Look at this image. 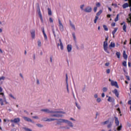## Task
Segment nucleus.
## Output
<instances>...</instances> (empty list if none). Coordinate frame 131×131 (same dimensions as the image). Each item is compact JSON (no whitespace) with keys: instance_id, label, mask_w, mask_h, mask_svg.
I'll list each match as a JSON object with an SVG mask.
<instances>
[{"instance_id":"e433bc0d","label":"nucleus","mask_w":131,"mask_h":131,"mask_svg":"<svg viewBox=\"0 0 131 131\" xmlns=\"http://www.w3.org/2000/svg\"><path fill=\"white\" fill-rule=\"evenodd\" d=\"M98 19H99V17H98V16H96L95 19H94V23L96 24L97 23V20H98Z\"/></svg>"},{"instance_id":"b1692460","label":"nucleus","mask_w":131,"mask_h":131,"mask_svg":"<svg viewBox=\"0 0 131 131\" xmlns=\"http://www.w3.org/2000/svg\"><path fill=\"white\" fill-rule=\"evenodd\" d=\"M115 47V43L111 42L109 46V48H114Z\"/></svg>"},{"instance_id":"69168bd1","label":"nucleus","mask_w":131,"mask_h":131,"mask_svg":"<svg viewBox=\"0 0 131 131\" xmlns=\"http://www.w3.org/2000/svg\"><path fill=\"white\" fill-rule=\"evenodd\" d=\"M109 62H107V63H106L105 64V66H106V67H108V66H109Z\"/></svg>"},{"instance_id":"f8f14e48","label":"nucleus","mask_w":131,"mask_h":131,"mask_svg":"<svg viewBox=\"0 0 131 131\" xmlns=\"http://www.w3.org/2000/svg\"><path fill=\"white\" fill-rule=\"evenodd\" d=\"M66 123H67V124H68V126H70V127H73V123H72V122L69 121V120H66Z\"/></svg>"},{"instance_id":"2f4dec72","label":"nucleus","mask_w":131,"mask_h":131,"mask_svg":"<svg viewBox=\"0 0 131 131\" xmlns=\"http://www.w3.org/2000/svg\"><path fill=\"white\" fill-rule=\"evenodd\" d=\"M102 91L104 93H105V92H107V91H108V88L104 87L102 88Z\"/></svg>"},{"instance_id":"3c124183","label":"nucleus","mask_w":131,"mask_h":131,"mask_svg":"<svg viewBox=\"0 0 131 131\" xmlns=\"http://www.w3.org/2000/svg\"><path fill=\"white\" fill-rule=\"evenodd\" d=\"M72 35H73V37L74 40H75V39H76V37H75V34L73 33Z\"/></svg>"},{"instance_id":"603ef678","label":"nucleus","mask_w":131,"mask_h":131,"mask_svg":"<svg viewBox=\"0 0 131 131\" xmlns=\"http://www.w3.org/2000/svg\"><path fill=\"white\" fill-rule=\"evenodd\" d=\"M98 9V7H95L94 8V11L95 12V13H96V12H97V10Z\"/></svg>"},{"instance_id":"f704fd0d","label":"nucleus","mask_w":131,"mask_h":131,"mask_svg":"<svg viewBox=\"0 0 131 131\" xmlns=\"http://www.w3.org/2000/svg\"><path fill=\"white\" fill-rule=\"evenodd\" d=\"M126 26L125 25V24H124L123 26V30H124V31H125V32H126Z\"/></svg>"},{"instance_id":"c85d7f7f","label":"nucleus","mask_w":131,"mask_h":131,"mask_svg":"<svg viewBox=\"0 0 131 131\" xmlns=\"http://www.w3.org/2000/svg\"><path fill=\"white\" fill-rule=\"evenodd\" d=\"M122 128V125H121V124H120V126H119L118 127H117V130L118 131H120L121 130V129Z\"/></svg>"},{"instance_id":"7c9ffc66","label":"nucleus","mask_w":131,"mask_h":131,"mask_svg":"<svg viewBox=\"0 0 131 131\" xmlns=\"http://www.w3.org/2000/svg\"><path fill=\"white\" fill-rule=\"evenodd\" d=\"M116 54V56H117V58L119 59L120 58V52H117Z\"/></svg>"},{"instance_id":"cd10ccee","label":"nucleus","mask_w":131,"mask_h":131,"mask_svg":"<svg viewBox=\"0 0 131 131\" xmlns=\"http://www.w3.org/2000/svg\"><path fill=\"white\" fill-rule=\"evenodd\" d=\"M43 34L44 37L45 38V40H47L48 36H47V34H46V32H45V31L43 30Z\"/></svg>"},{"instance_id":"774afa93","label":"nucleus","mask_w":131,"mask_h":131,"mask_svg":"<svg viewBox=\"0 0 131 131\" xmlns=\"http://www.w3.org/2000/svg\"><path fill=\"white\" fill-rule=\"evenodd\" d=\"M47 121H52V119H47Z\"/></svg>"},{"instance_id":"4d7b16f0","label":"nucleus","mask_w":131,"mask_h":131,"mask_svg":"<svg viewBox=\"0 0 131 131\" xmlns=\"http://www.w3.org/2000/svg\"><path fill=\"white\" fill-rule=\"evenodd\" d=\"M43 121H48V118H44L42 119Z\"/></svg>"},{"instance_id":"ea45409f","label":"nucleus","mask_w":131,"mask_h":131,"mask_svg":"<svg viewBox=\"0 0 131 131\" xmlns=\"http://www.w3.org/2000/svg\"><path fill=\"white\" fill-rule=\"evenodd\" d=\"M23 128H24V129H25V130H26V131H32V130H31V129H29L28 128L24 127Z\"/></svg>"},{"instance_id":"052dcab7","label":"nucleus","mask_w":131,"mask_h":131,"mask_svg":"<svg viewBox=\"0 0 131 131\" xmlns=\"http://www.w3.org/2000/svg\"><path fill=\"white\" fill-rule=\"evenodd\" d=\"M126 78H127V80H130V79H129V76H126Z\"/></svg>"},{"instance_id":"423d86ee","label":"nucleus","mask_w":131,"mask_h":131,"mask_svg":"<svg viewBox=\"0 0 131 131\" xmlns=\"http://www.w3.org/2000/svg\"><path fill=\"white\" fill-rule=\"evenodd\" d=\"M113 122H114L113 119L110 120L107 126V128H111V127H112V125H113Z\"/></svg>"},{"instance_id":"c756f323","label":"nucleus","mask_w":131,"mask_h":131,"mask_svg":"<svg viewBox=\"0 0 131 131\" xmlns=\"http://www.w3.org/2000/svg\"><path fill=\"white\" fill-rule=\"evenodd\" d=\"M102 12H103V11H102V10H100L96 14L97 17H98V16H100V15H101Z\"/></svg>"},{"instance_id":"5701e85b","label":"nucleus","mask_w":131,"mask_h":131,"mask_svg":"<svg viewBox=\"0 0 131 131\" xmlns=\"http://www.w3.org/2000/svg\"><path fill=\"white\" fill-rule=\"evenodd\" d=\"M0 95H1L3 96V98L4 100V102H7V100L6 99V96H5V94L4 93H0Z\"/></svg>"},{"instance_id":"de8ad7c7","label":"nucleus","mask_w":131,"mask_h":131,"mask_svg":"<svg viewBox=\"0 0 131 131\" xmlns=\"http://www.w3.org/2000/svg\"><path fill=\"white\" fill-rule=\"evenodd\" d=\"M60 128H67V129H69L70 128L69 127L61 126Z\"/></svg>"},{"instance_id":"a211bd4d","label":"nucleus","mask_w":131,"mask_h":131,"mask_svg":"<svg viewBox=\"0 0 131 131\" xmlns=\"http://www.w3.org/2000/svg\"><path fill=\"white\" fill-rule=\"evenodd\" d=\"M129 6V5H128V3H125L122 5L123 9H126V8H128Z\"/></svg>"},{"instance_id":"393cba45","label":"nucleus","mask_w":131,"mask_h":131,"mask_svg":"<svg viewBox=\"0 0 131 131\" xmlns=\"http://www.w3.org/2000/svg\"><path fill=\"white\" fill-rule=\"evenodd\" d=\"M54 112H56V113H54V114H57V113H58V114L59 113H61V114H66V113L64 112H62V111H54Z\"/></svg>"},{"instance_id":"20e7f679","label":"nucleus","mask_w":131,"mask_h":131,"mask_svg":"<svg viewBox=\"0 0 131 131\" xmlns=\"http://www.w3.org/2000/svg\"><path fill=\"white\" fill-rule=\"evenodd\" d=\"M58 22H59V30L60 31H63L64 30V26H63V24H62V23L61 22V20L58 19Z\"/></svg>"},{"instance_id":"ddd939ff","label":"nucleus","mask_w":131,"mask_h":131,"mask_svg":"<svg viewBox=\"0 0 131 131\" xmlns=\"http://www.w3.org/2000/svg\"><path fill=\"white\" fill-rule=\"evenodd\" d=\"M66 82H67V90L68 93H69V89L68 88V76L67 75V74H66Z\"/></svg>"},{"instance_id":"0e129e2a","label":"nucleus","mask_w":131,"mask_h":131,"mask_svg":"<svg viewBox=\"0 0 131 131\" xmlns=\"http://www.w3.org/2000/svg\"><path fill=\"white\" fill-rule=\"evenodd\" d=\"M111 26L114 27V26H115V23H112Z\"/></svg>"},{"instance_id":"7ed1b4c3","label":"nucleus","mask_w":131,"mask_h":131,"mask_svg":"<svg viewBox=\"0 0 131 131\" xmlns=\"http://www.w3.org/2000/svg\"><path fill=\"white\" fill-rule=\"evenodd\" d=\"M51 114H53V115H51V117H57L58 118H59V117H62V116H63L62 115L59 114V113H51Z\"/></svg>"},{"instance_id":"4468645a","label":"nucleus","mask_w":131,"mask_h":131,"mask_svg":"<svg viewBox=\"0 0 131 131\" xmlns=\"http://www.w3.org/2000/svg\"><path fill=\"white\" fill-rule=\"evenodd\" d=\"M72 50V46L71 45H68L67 46V50L69 53H70Z\"/></svg>"},{"instance_id":"9b49d317","label":"nucleus","mask_w":131,"mask_h":131,"mask_svg":"<svg viewBox=\"0 0 131 131\" xmlns=\"http://www.w3.org/2000/svg\"><path fill=\"white\" fill-rule=\"evenodd\" d=\"M23 118L26 121H28V122H32V123H34V122L32 121L31 119L27 117H23Z\"/></svg>"},{"instance_id":"72a5a7b5","label":"nucleus","mask_w":131,"mask_h":131,"mask_svg":"<svg viewBox=\"0 0 131 131\" xmlns=\"http://www.w3.org/2000/svg\"><path fill=\"white\" fill-rule=\"evenodd\" d=\"M103 26L105 31H108V28H107V26L104 25Z\"/></svg>"},{"instance_id":"473e14b6","label":"nucleus","mask_w":131,"mask_h":131,"mask_svg":"<svg viewBox=\"0 0 131 131\" xmlns=\"http://www.w3.org/2000/svg\"><path fill=\"white\" fill-rule=\"evenodd\" d=\"M36 125L38 126V127H43V125L41 124H36Z\"/></svg>"},{"instance_id":"a18cd8bd","label":"nucleus","mask_w":131,"mask_h":131,"mask_svg":"<svg viewBox=\"0 0 131 131\" xmlns=\"http://www.w3.org/2000/svg\"><path fill=\"white\" fill-rule=\"evenodd\" d=\"M83 8H84V5H82L80 6V9H82V11H83V10H84V9H83Z\"/></svg>"},{"instance_id":"a19ab883","label":"nucleus","mask_w":131,"mask_h":131,"mask_svg":"<svg viewBox=\"0 0 131 131\" xmlns=\"http://www.w3.org/2000/svg\"><path fill=\"white\" fill-rule=\"evenodd\" d=\"M37 42L38 47H41V42H40V40H38Z\"/></svg>"},{"instance_id":"9d476101","label":"nucleus","mask_w":131,"mask_h":131,"mask_svg":"<svg viewBox=\"0 0 131 131\" xmlns=\"http://www.w3.org/2000/svg\"><path fill=\"white\" fill-rule=\"evenodd\" d=\"M66 120L63 119H57V124H60V123H66Z\"/></svg>"},{"instance_id":"c9c22d12","label":"nucleus","mask_w":131,"mask_h":131,"mask_svg":"<svg viewBox=\"0 0 131 131\" xmlns=\"http://www.w3.org/2000/svg\"><path fill=\"white\" fill-rule=\"evenodd\" d=\"M116 31H117V28H115L114 30L112 32L113 35H114V34H115Z\"/></svg>"},{"instance_id":"4be33fe9","label":"nucleus","mask_w":131,"mask_h":131,"mask_svg":"<svg viewBox=\"0 0 131 131\" xmlns=\"http://www.w3.org/2000/svg\"><path fill=\"white\" fill-rule=\"evenodd\" d=\"M38 15H39V16L40 17V19L41 22H43V19H42V15H41V13L40 12H38Z\"/></svg>"},{"instance_id":"58836bf2","label":"nucleus","mask_w":131,"mask_h":131,"mask_svg":"<svg viewBox=\"0 0 131 131\" xmlns=\"http://www.w3.org/2000/svg\"><path fill=\"white\" fill-rule=\"evenodd\" d=\"M0 104L2 106L4 105V101H3V99L0 98Z\"/></svg>"},{"instance_id":"6e6d98bb","label":"nucleus","mask_w":131,"mask_h":131,"mask_svg":"<svg viewBox=\"0 0 131 131\" xmlns=\"http://www.w3.org/2000/svg\"><path fill=\"white\" fill-rule=\"evenodd\" d=\"M106 73L107 74H109V73H110V69H108L106 70Z\"/></svg>"},{"instance_id":"39448f33","label":"nucleus","mask_w":131,"mask_h":131,"mask_svg":"<svg viewBox=\"0 0 131 131\" xmlns=\"http://www.w3.org/2000/svg\"><path fill=\"white\" fill-rule=\"evenodd\" d=\"M10 122L12 123H18V122H20V118H17L14 119L13 120H11Z\"/></svg>"},{"instance_id":"c03bdc74","label":"nucleus","mask_w":131,"mask_h":131,"mask_svg":"<svg viewBox=\"0 0 131 131\" xmlns=\"http://www.w3.org/2000/svg\"><path fill=\"white\" fill-rule=\"evenodd\" d=\"M96 6L98 7H101V4L100 3H97Z\"/></svg>"},{"instance_id":"5fc2aeb1","label":"nucleus","mask_w":131,"mask_h":131,"mask_svg":"<svg viewBox=\"0 0 131 131\" xmlns=\"http://www.w3.org/2000/svg\"><path fill=\"white\" fill-rule=\"evenodd\" d=\"M33 118H34V119H38L39 118H38L37 116H33Z\"/></svg>"},{"instance_id":"13d9d810","label":"nucleus","mask_w":131,"mask_h":131,"mask_svg":"<svg viewBox=\"0 0 131 131\" xmlns=\"http://www.w3.org/2000/svg\"><path fill=\"white\" fill-rule=\"evenodd\" d=\"M52 31L54 35V37H56V34H55V30H54V29H52Z\"/></svg>"},{"instance_id":"8fccbe9b","label":"nucleus","mask_w":131,"mask_h":131,"mask_svg":"<svg viewBox=\"0 0 131 131\" xmlns=\"http://www.w3.org/2000/svg\"><path fill=\"white\" fill-rule=\"evenodd\" d=\"M9 96L11 97V98H12V99H14V100H16V98L13 96V95L9 94Z\"/></svg>"},{"instance_id":"412c9836","label":"nucleus","mask_w":131,"mask_h":131,"mask_svg":"<svg viewBox=\"0 0 131 131\" xmlns=\"http://www.w3.org/2000/svg\"><path fill=\"white\" fill-rule=\"evenodd\" d=\"M110 121V119H108L107 120L102 122L101 123V124H103V125H105V124H107V123H108L109 121Z\"/></svg>"},{"instance_id":"680f3d73","label":"nucleus","mask_w":131,"mask_h":131,"mask_svg":"<svg viewBox=\"0 0 131 131\" xmlns=\"http://www.w3.org/2000/svg\"><path fill=\"white\" fill-rule=\"evenodd\" d=\"M128 105H130V106H131V100H129V101H128Z\"/></svg>"},{"instance_id":"dca6fc26","label":"nucleus","mask_w":131,"mask_h":131,"mask_svg":"<svg viewBox=\"0 0 131 131\" xmlns=\"http://www.w3.org/2000/svg\"><path fill=\"white\" fill-rule=\"evenodd\" d=\"M115 120L116 125L117 126H118V125H119V121L118 120V118L116 117H115Z\"/></svg>"},{"instance_id":"864d4df0","label":"nucleus","mask_w":131,"mask_h":131,"mask_svg":"<svg viewBox=\"0 0 131 131\" xmlns=\"http://www.w3.org/2000/svg\"><path fill=\"white\" fill-rule=\"evenodd\" d=\"M6 78L4 76H2V77H0V80H5V79Z\"/></svg>"},{"instance_id":"79ce46f5","label":"nucleus","mask_w":131,"mask_h":131,"mask_svg":"<svg viewBox=\"0 0 131 131\" xmlns=\"http://www.w3.org/2000/svg\"><path fill=\"white\" fill-rule=\"evenodd\" d=\"M60 49L62 51H63V50H64V47L63 46V43L60 44Z\"/></svg>"},{"instance_id":"aec40b11","label":"nucleus","mask_w":131,"mask_h":131,"mask_svg":"<svg viewBox=\"0 0 131 131\" xmlns=\"http://www.w3.org/2000/svg\"><path fill=\"white\" fill-rule=\"evenodd\" d=\"M107 101L108 102H114L115 99H114V98H111V97L109 96L108 98L107 99Z\"/></svg>"},{"instance_id":"bb28decb","label":"nucleus","mask_w":131,"mask_h":131,"mask_svg":"<svg viewBox=\"0 0 131 131\" xmlns=\"http://www.w3.org/2000/svg\"><path fill=\"white\" fill-rule=\"evenodd\" d=\"M48 15L49 16H52V10H51V8H48Z\"/></svg>"},{"instance_id":"2eb2a0df","label":"nucleus","mask_w":131,"mask_h":131,"mask_svg":"<svg viewBox=\"0 0 131 131\" xmlns=\"http://www.w3.org/2000/svg\"><path fill=\"white\" fill-rule=\"evenodd\" d=\"M113 93L115 94V95L116 96V97H117V98H118L119 96V93L118 92V91L117 90V89H115L114 91H113Z\"/></svg>"},{"instance_id":"f3484780","label":"nucleus","mask_w":131,"mask_h":131,"mask_svg":"<svg viewBox=\"0 0 131 131\" xmlns=\"http://www.w3.org/2000/svg\"><path fill=\"white\" fill-rule=\"evenodd\" d=\"M123 57L124 59H125V60H126V59H127V55H126V53H125V51H123Z\"/></svg>"},{"instance_id":"f257e3e1","label":"nucleus","mask_w":131,"mask_h":131,"mask_svg":"<svg viewBox=\"0 0 131 131\" xmlns=\"http://www.w3.org/2000/svg\"><path fill=\"white\" fill-rule=\"evenodd\" d=\"M103 49L106 53H107V54H110V52H109V51H108V43L107 42V41H104Z\"/></svg>"},{"instance_id":"338daca9","label":"nucleus","mask_w":131,"mask_h":131,"mask_svg":"<svg viewBox=\"0 0 131 131\" xmlns=\"http://www.w3.org/2000/svg\"><path fill=\"white\" fill-rule=\"evenodd\" d=\"M94 97L96 98H98V95L97 94H95L94 95Z\"/></svg>"},{"instance_id":"bf43d9fd","label":"nucleus","mask_w":131,"mask_h":131,"mask_svg":"<svg viewBox=\"0 0 131 131\" xmlns=\"http://www.w3.org/2000/svg\"><path fill=\"white\" fill-rule=\"evenodd\" d=\"M117 111L119 112V114H120L121 113V112L120 111V108H118L117 109Z\"/></svg>"},{"instance_id":"4c0bfd02","label":"nucleus","mask_w":131,"mask_h":131,"mask_svg":"<svg viewBox=\"0 0 131 131\" xmlns=\"http://www.w3.org/2000/svg\"><path fill=\"white\" fill-rule=\"evenodd\" d=\"M118 17H119V14H117L116 17L115 19V21L117 22L118 21Z\"/></svg>"},{"instance_id":"e2e57ef3","label":"nucleus","mask_w":131,"mask_h":131,"mask_svg":"<svg viewBox=\"0 0 131 131\" xmlns=\"http://www.w3.org/2000/svg\"><path fill=\"white\" fill-rule=\"evenodd\" d=\"M101 97H102V98H104V97H105V94H104V93H102V94H101Z\"/></svg>"},{"instance_id":"6ab92c4d","label":"nucleus","mask_w":131,"mask_h":131,"mask_svg":"<svg viewBox=\"0 0 131 131\" xmlns=\"http://www.w3.org/2000/svg\"><path fill=\"white\" fill-rule=\"evenodd\" d=\"M70 26L72 27V28H73V29H74V30H75V26L71 22V20H70Z\"/></svg>"},{"instance_id":"f03ea898","label":"nucleus","mask_w":131,"mask_h":131,"mask_svg":"<svg viewBox=\"0 0 131 131\" xmlns=\"http://www.w3.org/2000/svg\"><path fill=\"white\" fill-rule=\"evenodd\" d=\"M41 111H42V112H46V113H56V112H55V111H50V110L48 109V108H46V109H42L41 110Z\"/></svg>"},{"instance_id":"1a4fd4ad","label":"nucleus","mask_w":131,"mask_h":131,"mask_svg":"<svg viewBox=\"0 0 131 131\" xmlns=\"http://www.w3.org/2000/svg\"><path fill=\"white\" fill-rule=\"evenodd\" d=\"M84 11L85 12V13H91V12H92V7L90 6L87 7L84 9Z\"/></svg>"},{"instance_id":"0eeeda50","label":"nucleus","mask_w":131,"mask_h":131,"mask_svg":"<svg viewBox=\"0 0 131 131\" xmlns=\"http://www.w3.org/2000/svg\"><path fill=\"white\" fill-rule=\"evenodd\" d=\"M30 33L32 39H34L35 38V30H32L30 31Z\"/></svg>"},{"instance_id":"37998d69","label":"nucleus","mask_w":131,"mask_h":131,"mask_svg":"<svg viewBox=\"0 0 131 131\" xmlns=\"http://www.w3.org/2000/svg\"><path fill=\"white\" fill-rule=\"evenodd\" d=\"M101 98H98L97 99V103H100V102H101Z\"/></svg>"},{"instance_id":"a878e982","label":"nucleus","mask_w":131,"mask_h":131,"mask_svg":"<svg viewBox=\"0 0 131 131\" xmlns=\"http://www.w3.org/2000/svg\"><path fill=\"white\" fill-rule=\"evenodd\" d=\"M130 20H129V19ZM129 18H127L126 20L128 23H131V13L129 14Z\"/></svg>"},{"instance_id":"49530a36","label":"nucleus","mask_w":131,"mask_h":131,"mask_svg":"<svg viewBox=\"0 0 131 131\" xmlns=\"http://www.w3.org/2000/svg\"><path fill=\"white\" fill-rule=\"evenodd\" d=\"M122 65H123V66H124L125 67H126V61H124L122 63Z\"/></svg>"},{"instance_id":"6e6552de","label":"nucleus","mask_w":131,"mask_h":131,"mask_svg":"<svg viewBox=\"0 0 131 131\" xmlns=\"http://www.w3.org/2000/svg\"><path fill=\"white\" fill-rule=\"evenodd\" d=\"M111 84L112 86H115L117 89H119V86H118V84L116 81H112V83H111Z\"/></svg>"},{"instance_id":"09e8293b","label":"nucleus","mask_w":131,"mask_h":131,"mask_svg":"<svg viewBox=\"0 0 131 131\" xmlns=\"http://www.w3.org/2000/svg\"><path fill=\"white\" fill-rule=\"evenodd\" d=\"M49 21H50V23H53V18H52V17H50L49 18Z\"/></svg>"}]
</instances>
